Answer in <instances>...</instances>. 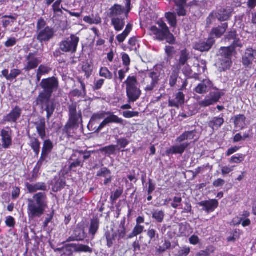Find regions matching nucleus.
Returning <instances> with one entry per match:
<instances>
[{
  "instance_id": "6",
  "label": "nucleus",
  "mask_w": 256,
  "mask_h": 256,
  "mask_svg": "<svg viewBox=\"0 0 256 256\" xmlns=\"http://www.w3.org/2000/svg\"><path fill=\"white\" fill-rule=\"evenodd\" d=\"M158 24L159 26L158 28L156 26H152L150 28V31L156 36V38L160 41L166 40L167 42L173 44L174 38L170 32L166 24L163 21H158Z\"/></svg>"
},
{
  "instance_id": "26",
  "label": "nucleus",
  "mask_w": 256,
  "mask_h": 256,
  "mask_svg": "<svg viewBox=\"0 0 256 256\" xmlns=\"http://www.w3.org/2000/svg\"><path fill=\"white\" fill-rule=\"evenodd\" d=\"M224 119L222 117H214L208 123L209 127L213 130H218L224 123Z\"/></svg>"
},
{
  "instance_id": "46",
  "label": "nucleus",
  "mask_w": 256,
  "mask_h": 256,
  "mask_svg": "<svg viewBox=\"0 0 256 256\" xmlns=\"http://www.w3.org/2000/svg\"><path fill=\"white\" fill-rule=\"evenodd\" d=\"M53 148V144L50 140H46L44 142L42 150L48 153H50Z\"/></svg>"
},
{
  "instance_id": "5",
  "label": "nucleus",
  "mask_w": 256,
  "mask_h": 256,
  "mask_svg": "<svg viewBox=\"0 0 256 256\" xmlns=\"http://www.w3.org/2000/svg\"><path fill=\"white\" fill-rule=\"evenodd\" d=\"M124 83L126 84V92L128 103H134L139 99L142 92L138 87V82L136 77L129 76Z\"/></svg>"
},
{
  "instance_id": "16",
  "label": "nucleus",
  "mask_w": 256,
  "mask_h": 256,
  "mask_svg": "<svg viewBox=\"0 0 256 256\" xmlns=\"http://www.w3.org/2000/svg\"><path fill=\"white\" fill-rule=\"evenodd\" d=\"M160 74L158 73L154 72L148 74V78L150 84H148L144 88V90L146 92H152L154 88L158 85L160 81Z\"/></svg>"
},
{
  "instance_id": "40",
  "label": "nucleus",
  "mask_w": 256,
  "mask_h": 256,
  "mask_svg": "<svg viewBox=\"0 0 256 256\" xmlns=\"http://www.w3.org/2000/svg\"><path fill=\"white\" fill-rule=\"evenodd\" d=\"M166 17L168 24L172 27H175L176 24V14L174 13L168 12L166 14Z\"/></svg>"
},
{
  "instance_id": "29",
  "label": "nucleus",
  "mask_w": 256,
  "mask_h": 256,
  "mask_svg": "<svg viewBox=\"0 0 256 256\" xmlns=\"http://www.w3.org/2000/svg\"><path fill=\"white\" fill-rule=\"evenodd\" d=\"M66 248H73L74 249V250L76 252H88L90 253H92V249L86 245L69 244L66 245Z\"/></svg>"
},
{
  "instance_id": "21",
  "label": "nucleus",
  "mask_w": 256,
  "mask_h": 256,
  "mask_svg": "<svg viewBox=\"0 0 256 256\" xmlns=\"http://www.w3.org/2000/svg\"><path fill=\"white\" fill-rule=\"evenodd\" d=\"M34 124L39 136L42 140H44L46 136L45 118H40L34 123Z\"/></svg>"
},
{
  "instance_id": "7",
  "label": "nucleus",
  "mask_w": 256,
  "mask_h": 256,
  "mask_svg": "<svg viewBox=\"0 0 256 256\" xmlns=\"http://www.w3.org/2000/svg\"><path fill=\"white\" fill-rule=\"evenodd\" d=\"M80 38L78 36L72 34L70 37L62 40L59 44V48L64 52L74 54L76 52Z\"/></svg>"
},
{
  "instance_id": "62",
  "label": "nucleus",
  "mask_w": 256,
  "mask_h": 256,
  "mask_svg": "<svg viewBox=\"0 0 256 256\" xmlns=\"http://www.w3.org/2000/svg\"><path fill=\"white\" fill-rule=\"evenodd\" d=\"M244 160V156L242 154H241L240 155L238 156H232L230 160V163L238 164L242 162Z\"/></svg>"
},
{
  "instance_id": "8",
  "label": "nucleus",
  "mask_w": 256,
  "mask_h": 256,
  "mask_svg": "<svg viewBox=\"0 0 256 256\" xmlns=\"http://www.w3.org/2000/svg\"><path fill=\"white\" fill-rule=\"evenodd\" d=\"M234 50V47H225L220 48L219 54V61L222 66H220V70L225 71L230 67L231 56Z\"/></svg>"
},
{
  "instance_id": "3",
  "label": "nucleus",
  "mask_w": 256,
  "mask_h": 256,
  "mask_svg": "<svg viewBox=\"0 0 256 256\" xmlns=\"http://www.w3.org/2000/svg\"><path fill=\"white\" fill-rule=\"evenodd\" d=\"M46 22L42 18L38 19L36 24V34L34 37L42 44L50 42L56 35L54 28L46 26Z\"/></svg>"
},
{
  "instance_id": "22",
  "label": "nucleus",
  "mask_w": 256,
  "mask_h": 256,
  "mask_svg": "<svg viewBox=\"0 0 256 256\" xmlns=\"http://www.w3.org/2000/svg\"><path fill=\"white\" fill-rule=\"evenodd\" d=\"M190 58V52L186 49H184L180 50L179 59L178 64H176V68L178 70L181 69L182 66L187 64L188 60Z\"/></svg>"
},
{
  "instance_id": "45",
  "label": "nucleus",
  "mask_w": 256,
  "mask_h": 256,
  "mask_svg": "<svg viewBox=\"0 0 256 256\" xmlns=\"http://www.w3.org/2000/svg\"><path fill=\"white\" fill-rule=\"evenodd\" d=\"M96 176L100 177L106 178L111 176V172L106 167L101 168L97 172Z\"/></svg>"
},
{
  "instance_id": "41",
  "label": "nucleus",
  "mask_w": 256,
  "mask_h": 256,
  "mask_svg": "<svg viewBox=\"0 0 256 256\" xmlns=\"http://www.w3.org/2000/svg\"><path fill=\"white\" fill-rule=\"evenodd\" d=\"M147 236L150 238L149 244L151 241H155L156 238H158L159 235L156 230L154 228H149L147 231Z\"/></svg>"
},
{
  "instance_id": "35",
  "label": "nucleus",
  "mask_w": 256,
  "mask_h": 256,
  "mask_svg": "<svg viewBox=\"0 0 256 256\" xmlns=\"http://www.w3.org/2000/svg\"><path fill=\"white\" fill-rule=\"evenodd\" d=\"M246 117L243 114L236 115L234 116V124L236 127L243 128L245 125Z\"/></svg>"
},
{
  "instance_id": "38",
  "label": "nucleus",
  "mask_w": 256,
  "mask_h": 256,
  "mask_svg": "<svg viewBox=\"0 0 256 256\" xmlns=\"http://www.w3.org/2000/svg\"><path fill=\"white\" fill-rule=\"evenodd\" d=\"M164 213L162 210H156L152 213V218L158 222L162 223L164 219Z\"/></svg>"
},
{
  "instance_id": "28",
  "label": "nucleus",
  "mask_w": 256,
  "mask_h": 256,
  "mask_svg": "<svg viewBox=\"0 0 256 256\" xmlns=\"http://www.w3.org/2000/svg\"><path fill=\"white\" fill-rule=\"evenodd\" d=\"M124 8L120 5L115 4L109 10L108 16L110 17H114L120 16L124 12Z\"/></svg>"
},
{
  "instance_id": "10",
  "label": "nucleus",
  "mask_w": 256,
  "mask_h": 256,
  "mask_svg": "<svg viewBox=\"0 0 256 256\" xmlns=\"http://www.w3.org/2000/svg\"><path fill=\"white\" fill-rule=\"evenodd\" d=\"M215 90L210 92L206 98L199 102V105L201 107H206L214 104L218 102L220 98L224 96V93L218 89L214 88Z\"/></svg>"
},
{
  "instance_id": "30",
  "label": "nucleus",
  "mask_w": 256,
  "mask_h": 256,
  "mask_svg": "<svg viewBox=\"0 0 256 256\" xmlns=\"http://www.w3.org/2000/svg\"><path fill=\"white\" fill-rule=\"evenodd\" d=\"M30 146L34 150L36 156H38L40 148V142L38 138L34 137H30Z\"/></svg>"
},
{
  "instance_id": "59",
  "label": "nucleus",
  "mask_w": 256,
  "mask_h": 256,
  "mask_svg": "<svg viewBox=\"0 0 256 256\" xmlns=\"http://www.w3.org/2000/svg\"><path fill=\"white\" fill-rule=\"evenodd\" d=\"M6 224L10 228H14L16 225L14 218L11 216L6 217Z\"/></svg>"
},
{
  "instance_id": "61",
  "label": "nucleus",
  "mask_w": 256,
  "mask_h": 256,
  "mask_svg": "<svg viewBox=\"0 0 256 256\" xmlns=\"http://www.w3.org/2000/svg\"><path fill=\"white\" fill-rule=\"evenodd\" d=\"M117 144L120 148H125L129 144V142L125 138H120L117 140Z\"/></svg>"
},
{
  "instance_id": "34",
  "label": "nucleus",
  "mask_w": 256,
  "mask_h": 256,
  "mask_svg": "<svg viewBox=\"0 0 256 256\" xmlns=\"http://www.w3.org/2000/svg\"><path fill=\"white\" fill-rule=\"evenodd\" d=\"M144 226L136 224L132 232L128 236V239H131L142 234L144 230Z\"/></svg>"
},
{
  "instance_id": "20",
  "label": "nucleus",
  "mask_w": 256,
  "mask_h": 256,
  "mask_svg": "<svg viewBox=\"0 0 256 256\" xmlns=\"http://www.w3.org/2000/svg\"><path fill=\"white\" fill-rule=\"evenodd\" d=\"M212 86V82L210 80H204L195 88L194 90L198 94H205Z\"/></svg>"
},
{
  "instance_id": "55",
  "label": "nucleus",
  "mask_w": 256,
  "mask_h": 256,
  "mask_svg": "<svg viewBox=\"0 0 256 256\" xmlns=\"http://www.w3.org/2000/svg\"><path fill=\"white\" fill-rule=\"evenodd\" d=\"M66 185L65 182L62 179H58L55 183L54 189L56 191L60 190L64 188Z\"/></svg>"
},
{
  "instance_id": "50",
  "label": "nucleus",
  "mask_w": 256,
  "mask_h": 256,
  "mask_svg": "<svg viewBox=\"0 0 256 256\" xmlns=\"http://www.w3.org/2000/svg\"><path fill=\"white\" fill-rule=\"evenodd\" d=\"M78 127V126H72L70 123L68 122L64 128V131L67 134L68 137L72 136V130L74 128Z\"/></svg>"
},
{
  "instance_id": "9",
  "label": "nucleus",
  "mask_w": 256,
  "mask_h": 256,
  "mask_svg": "<svg viewBox=\"0 0 256 256\" xmlns=\"http://www.w3.org/2000/svg\"><path fill=\"white\" fill-rule=\"evenodd\" d=\"M76 103H72L68 106L69 119L68 122L72 126H79V124L82 122V114L80 110L78 112L76 110Z\"/></svg>"
},
{
  "instance_id": "17",
  "label": "nucleus",
  "mask_w": 256,
  "mask_h": 256,
  "mask_svg": "<svg viewBox=\"0 0 256 256\" xmlns=\"http://www.w3.org/2000/svg\"><path fill=\"white\" fill-rule=\"evenodd\" d=\"M22 112V109L20 107L16 106L10 111V114L4 117L3 121L10 123L16 122L20 118Z\"/></svg>"
},
{
  "instance_id": "12",
  "label": "nucleus",
  "mask_w": 256,
  "mask_h": 256,
  "mask_svg": "<svg viewBox=\"0 0 256 256\" xmlns=\"http://www.w3.org/2000/svg\"><path fill=\"white\" fill-rule=\"evenodd\" d=\"M256 56V51L252 48L246 49L242 56V64L247 68H251L253 62Z\"/></svg>"
},
{
  "instance_id": "51",
  "label": "nucleus",
  "mask_w": 256,
  "mask_h": 256,
  "mask_svg": "<svg viewBox=\"0 0 256 256\" xmlns=\"http://www.w3.org/2000/svg\"><path fill=\"white\" fill-rule=\"evenodd\" d=\"M165 52L168 57L172 58L176 54V50L174 46H167L165 48Z\"/></svg>"
},
{
  "instance_id": "49",
  "label": "nucleus",
  "mask_w": 256,
  "mask_h": 256,
  "mask_svg": "<svg viewBox=\"0 0 256 256\" xmlns=\"http://www.w3.org/2000/svg\"><path fill=\"white\" fill-rule=\"evenodd\" d=\"M74 236L76 240H82L84 237V231L80 228H76L74 231Z\"/></svg>"
},
{
  "instance_id": "2",
  "label": "nucleus",
  "mask_w": 256,
  "mask_h": 256,
  "mask_svg": "<svg viewBox=\"0 0 256 256\" xmlns=\"http://www.w3.org/2000/svg\"><path fill=\"white\" fill-rule=\"evenodd\" d=\"M197 134L198 132L196 130L185 132L176 140V142L180 144L171 146L168 150V154H182L190 144V142L185 141L192 140H197Z\"/></svg>"
},
{
  "instance_id": "57",
  "label": "nucleus",
  "mask_w": 256,
  "mask_h": 256,
  "mask_svg": "<svg viewBox=\"0 0 256 256\" xmlns=\"http://www.w3.org/2000/svg\"><path fill=\"white\" fill-rule=\"evenodd\" d=\"M175 100L181 106L184 102V95L181 92H179L176 94Z\"/></svg>"
},
{
  "instance_id": "4",
  "label": "nucleus",
  "mask_w": 256,
  "mask_h": 256,
  "mask_svg": "<svg viewBox=\"0 0 256 256\" xmlns=\"http://www.w3.org/2000/svg\"><path fill=\"white\" fill-rule=\"evenodd\" d=\"M40 86L43 91L39 94L38 100L44 102L50 98L52 94L58 90L60 86L59 81L54 76L44 78L42 80Z\"/></svg>"
},
{
  "instance_id": "24",
  "label": "nucleus",
  "mask_w": 256,
  "mask_h": 256,
  "mask_svg": "<svg viewBox=\"0 0 256 256\" xmlns=\"http://www.w3.org/2000/svg\"><path fill=\"white\" fill-rule=\"evenodd\" d=\"M26 186L30 193H34L38 190L44 191L46 190V186L44 182H38L35 184H30L27 182L26 184Z\"/></svg>"
},
{
  "instance_id": "42",
  "label": "nucleus",
  "mask_w": 256,
  "mask_h": 256,
  "mask_svg": "<svg viewBox=\"0 0 256 256\" xmlns=\"http://www.w3.org/2000/svg\"><path fill=\"white\" fill-rule=\"evenodd\" d=\"M100 76L108 80H111L112 78V73L106 67L101 68L100 71Z\"/></svg>"
},
{
  "instance_id": "52",
  "label": "nucleus",
  "mask_w": 256,
  "mask_h": 256,
  "mask_svg": "<svg viewBox=\"0 0 256 256\" xmlns=\"http://www.w3.org/2000/svg\"><path fill=\"white\" fill-rule=\"evenodd\" d=\"M77 154H78L80 157L81 158L82 156H83L84 160H86L88 159L91 156L92 152L87 151V150H76Z\"/></svg>"
},
{
  "instance_id": "43",
  "label": "nucleus",
  "mask_w": 256,
  "mask_h": 256,
  "mask_svg": "<svg viewBox=\"0 0 256 256\" xmlns=\"http://www.w3.org/2000/svg\"><path fill=\"white\" fill-rule=\"evenodd\" d=\"M110 116H108L106 118L107 119L108 124L109 123H116L123 124V120L119 118L117 116L114 115L112 114H110Z\"/></svg>"
},
{
  "instance_id": "44",
  "label": "nucleus",
  "mask_w": 256,
  "mask_h": 256,
  "mask_svg": "<svg viewBox=\"0 0 256 256\" xmlns=\"http://www.w3.org/2000/svg\"><path fill=\"white\" fill-rule=\"evenodd\" d=\"M116 146L110 145L104 147L100 149V151L102 152H104L106 154L108 155H111L114 154L116 150Z\"/></svg>"
},
{
  "instance_id": "63",
  "label": "nucleus",
  "mask_w": 256,
  "mask_h": 256,
  "mask_svg": "<svg viewBox=\"0 0 256 256\" xmlns=\"http://www.w3.org/2000/svg\"><path fill=\"white\" fill-rule=\"evenodd\" d=\"M21 74V71L18 69H13L11 70L10 74V80H12L16 78L18 76Z\"/></svg>"
},
{
  "instance_id": "47",
  "label": "nucleus",
  "mask_w": 256,
  "mask_h": 256,
  "mask_svg": "<svg viewBox=\"0 0 256 256\" xmlns=\"http://www.w3.org/2000/svg\"><path fill=\"white\" fill-rule=\"evenodd\" d=\"M82 70L85 72L86 78H88L92 74V67L89 63L86 62L82 65Z\"/></svg>"
},
{
  "instance_id": "58",
  "label": "nucleus",
  "mask_w": 256,
  "mask_h": 256,
  "mask_svg": "<svg viewBox=\"0 0 256 256\" xmlns=\"http://www.w3.org/2000/svg\"><path fill=\"white\" fill-rule=\"evenodd\" d=\"M182 198L181 197H174L173 202L171 204L172 206L174 208H177L181 205Z\"/></svg>"
},
{
  "instance_id": "64",
  "label": "nucleus",
  "mask_w": 256,
  "mask_h": 256,
  "mask_svg": "<svg viewBox=\"0 0 256 256\" xmlns=\"http://www.w3.org/2000/svg\"><path fill=\"white\" fill-rule=\"evenodd\" d=\"M190 252V248L184 247L178 251V256H187Z\"/></svg>"
},
{
  "instance_id": "56",
  "label": "nucleus",
  "mask_w": 256,
  "mask_h": 256,
  "mask_svg": "<svg viewBox=\"0 0 256 256\" xmlns=\"http://www.w3.org/2000/svg\"><path fill=\"white\" fill-rule=\"evenodd\" d=\"M51 68H50L43 64L40 65L37 70L38 72L40 73L42 75L48 74Z\"/></svg>"
},
{
  "instance_id": "39",
  "label": "nucleus",
  "mask_w": 256,
  "mask_h": 256,
  "mask_svg": "<svg viewBox=\"0 0 256 256\" xmlns=\"http://www.w3.org/2000/svg\"><path fill=\"white\" fill-rule=\"evenodd\" d=\"M214 251V248L212 246H208L204 250L198 252L195 256H210Z\"/></svg>"
},
{
  "instance_id": "19",
  "label": "nucleus",
  "mask_w": 256,
  "mask_h": 256,
  "mask_svg": "<svg viewBox=\"0 0 256 256\" xmlns=\"http://www.w3.org/2000/svg\"><path fill=\"white\" fill-rule=\"evenodd\" d=\"M36 101L38 104H40L45 106V110L46 112V118L48 120L55 110L54 102L50 100V98L44 102L40 101L38 100V96Z\"/></svg>"
},
{
  "instance_id": "53",
  "label": "nucleus",
  "mask_w": 256,
  "mask_h": 256,
  "mask_svg": "<svg viewBox=\"0 0 256 256\" xmlns=\"http://www.w3.org/2000/svg\"><path fill=\"white\" fill-rule=\"evenodd\" d=\"M18 40L14 37L9 38L8 40L4 42V46L6 48L13 46L16 44Z\"/></svg>"
},
{
  "instance_id": "31",
  "label": "nucleus",
  "mask_w": 256,
  "mask_h": 256,
  "mask_svg": "<svg viewBox=\"0 0 256 256\" xmlns=\"http://www.w3.org/2000/svg\"><path fill=\"white\" fill-rule=\"evenodd\" d=\"M100 224V220L98 218H94L91 220L89 228V234L94 238L96 234Z\"/></svg>"
},
{
  "instance_id": "14",
  "label": "nucleus",
  "mask_w": 256,
  "mask_h": 256,
  "mask_svg": "<svg viewBox=\"0 0 256 256\" xmlns=\"http://www.w3.org/2000/svg\"><path fill=\"white\" fill-rule=\"evenodd\" d=\"M12 130L10 128L1 130L0 136L2 138V147L4 148H8L12 145Z\"/></svg>"
},
{
  "instance_id": "33",
  "label": "nucleus",
  "mask_w": 256,
  "mask_h": 256,
  "mask_svg": "<svg viewBox=\"0 0 256 256\" xmlns=\"http://www.w3.org/2000/svg\"><path fill=\"white\" fill-rule=\"evenodd\" d=\"M109 112H101L94 114L90 120V124H97L99 120L104 118L106 114H109Z\"/></svg>"
},
{
  "instance_id": "27",
  "label": "nucleus",
  "mask_w": 256,
  "mask_h": 256,
  "mask_svg": "<svg viewBox=\"0 0 256 256\" xmlns=\"http://www.w3.org/2000/svg\"><path fill=\"white\" fill-rule=\"evenodd\" d=\"M228 27V24L227 23L222 24L221 26L212 28L211 32V35L215 36L216 38H219L224 34Z\"/></svg>"
},
{
  "instance_id": "15",
  "label": "nucleus",
  "mask_w": 256,
  "mask_h": 256,
  "mask_svg": "<svg viewBox=\"0 0 256 256\" xmlns=\"http://www.w3.org/2000/svg\"><path fill=\"white\" fill-rule=\"evenodd\" d=\"M200 206H202V210L207 213H210L214 211L218 207V202L216 200L212 199L209 200H204L198 203Z\"/></svg>"
},
{
  "instance_id": "11",
  "label": "nucleus",
  "mask_w": 256,
  "mask_h": 256,
  "mask_svg": "<svg viewBox=\"0 0 256 256\" xmlns=\"http://www.w3.org/2000/svg\"><path fill=\"white\" fill-rule=\"evenodd\" d=\"M214 42L215 40L212 38L206 40H200L194 44V48L200 52H208L212 48Z\"/></svg>"
},
{
  "instance_id": "48",
  "label": "nucleus",
  "mask_w": 256,
  "mask_h": 256,
  "mask_svg": "<svg viewBox=\"0 0 256 256\" xmlns=\"http://www.w3.org/2000/svg\"><path fill=\"white\" fill-rule=\"evenodd\" d=\"M62 2V0H56V2L52 5V9L54 13H60L62 14V8H63L64 10L67 11L62 6L60 8V4Z\"/></svg>"
},
{
  "instance_id": "37",
  "label": "nucleus",
  "mask_w": 256,
  "mask_h": 256,
  "mask_svg": "<svg viewBox=\"0 0 256 256\" xmlns=\"http://www.w3.org/2000/svg\"><path fill=\"white\" fill-rule=\"evenodd\" d=\"M179 70H174L171 74L169 79V84L170 87H174L176 86L179 77Z\"/></svg>"
},
{
  "instance_id": "54",
  "label": "nucleus",
  "mask_w": 256,
  "mask_h": 256,
  "mask_svg": "<svg viewBox=\"0 0 256 256\" xmlns=\"http://www.w3.org/2000/svg\"><path fill=\"white\" fill-rule=\"evenodd\" d=\"M123 191L122 190H116L114 194L110 196V200L112 202H116L118 198L120 197V196L122 194Z\"/></svg>"
},
{
  "instance_id": "32",
  "label": "nucleus",
  "mask_w": 256,
  "mask_h": 256,
  "mask_svg": "<svg viewBox=\"0 0 256 256\" xmlns=\"http://www.w3.org/2000/svg\"><path fill=\"white\" fill-rule=\"evenodd\" d=\"M112 24L114 26L116 31H120L124 28L125 22L124 19L119 18H113L112 20Z\"/></svg>"
},
{
  "instance_id": "13",
  "label": "nucleus",
  "mask_w": 256,
  "mask_h": 256,
  "mask_svg": "<svg viewBox=\"0 0 256 256\" xmlns=\"http://www.w3.org/2000/svg\"><path fill=\"white\" fill-rule=\"evenodd\" d=\"M26 64L24 70L26 72H29L32 70L36 68L41 63L40 58L36 57L35 54L34 53H30L26 56Z\"/></svg>"
},
{
  "instance_id": "36",
  "label": "nucleus",
  "mask_w": 256,
  "mask_h": 256,
  "mask_svg": "<svg viewBox=\"0 0 256 256\" xmlns=\"http://www.w3.org/2000/svg\"><path fill=\"white\" fill-rule=\"evenodd\" d=\"M126 218L121 221L118 230V235L120 238H124L126 236V228H125Z\"/></svg>"
},
{
  "instance_id": "1",
  "label": "nucleus",
  "mask_w": 256,
  "mask_h": 256,
  "mask_svg": "<svg viewBox=\"0 0 256 256\" xmlns=\"http://www.w3.org/2000/svg\"><path fill=\"white\" fill-rule=\"evenodd\" d=\"M28 213L30 218H40L47 207V198L45 192L35 194L32 198L28 200Z\"/></svg>"
},
{
  "instance_id": "18",
  "label": "nucleus",
  "mask_w": 256,
  "mask_h": 256,
  "mask_svg": "<svg viewBox=\"0 0 256 256\" xmlns=\"http://www.w3.org/2000/svg\"><path fill=\"white\" fill-rule=\"evenodd\" d=\"M118 234L114 230L113 228H106L105 230V232L104 238H106V246L108 248H111L116 242Z\"/></svg>"
},
{
  "instance_id": "25",
  "label": "nucleus",
  "mask_w": 256,
  "mask_h": 256,
  "mask_svg": "<svg viewBox=\"0 0 256 256\" xmlns=\"http://www.w3.org/2000/svg\"><path fill=\"white\" fill-rule=\"evenodd\" d=\"M216 18L220 22L227 20L230 14V9L220 8L214 12Z\"/></svg>"
},
{
  "instance_id": "60",
  "label": "nucleus",
  "mask_w": 256,
  "mask_h": 256,
  "mask_svg": "<svg viewBox=\"0 0 256 256\" xmlns=\"http://www.w3.org/2000/svg\"><path fill=\"white\" fill-rule=\"evenodd\" d=\"M138 114L139 112H138L125 111L123 112V116L126 118H131L138 116Z\"/></svg>"
},
{
  "instance_id": "23",
  "label": "nucleus",
  "mask_w": 256,
  "mask_h": 256,
  "mask_svg": "<svg viewBox=\"0 0 256 256\" xmlns=\"http://www.w3.org/2000/svg\"><path fill=\"white\" fill-rule=\"evenodd\" d=\"M69 169L70 170H74V169L78 166L82 167L84 165L76 150L74 152L69 159Z\"/></svg>"
}]
</instances>
